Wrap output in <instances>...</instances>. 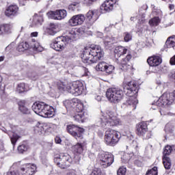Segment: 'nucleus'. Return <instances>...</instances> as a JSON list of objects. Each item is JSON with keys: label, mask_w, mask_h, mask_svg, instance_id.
<instances>
[{"label": "nucleus", "mask_w": 175, "mask_h": 175, "mask_svg": "<svg viewBox=\"0 0 175 175\" xmlns=\"http://www.w3.org/2000/svg\"><path fill=\"white\" fill-rule=\"evenodd\" d=\"M104 54L99 46H87L85 47L81 55V59L84 64L91 65V64H96L99 59L103 58Z\"/></svg>", "instance_id": "f257e3e1"}, {"label": "nucleus", "mask_w": 175, "mask_h": 175, "mask_svg": "<svg viewBox=\"0 0 175 175\" xmlns=\"http://www.w3.org/2000/svg\"><path fill=\"white\" fill-rule=\"evenodd\" d=\"M79 33H80V29H72L67 33L66 36L55 38V41L51 44V47L56 51H62L68 43H70L72 40H75L79 37Z\"/></svg>", "instance_id": "f03ea898"}, {"label": "nucleus", "mask_w": 175, "mask_h": 175, "mask_svg": "<svg viewBox=\"0 0 175 175\" xmlns=\"http://www.w3.org/2000/svg\"><path fill=\"white\" fill-rule=\"evenodd\" d=\"M138 91L139 90L137 89V84L135 83V81L128 82L124 86V94H126L127 96H129V98L126 101V105L132 106L133 110H135L136 105L139 103L137 98L133 96V95H136V94H137Z\"/></svg>", "instance_id": "7ed1b4c3"}, {"label": "nucleus", "mask_w": 175, "mask_h": 175, "mask_svg": "<svg viewBox=\"0 0 175 175\" xmlns=\"http://www.w3.org/2000/svg\"><path fill=\"white\" fill-rule=\"evenodd\" d=\"M36 114L44 117V118H51L55 116L54 108L43 102H36L31 107Z\"/></svg>", "instance_id": "20e7f679"}, {"label": "nucleus", "mask_w": 175, "mask_h": 175, "mask_svg": "<svg viewBox=\"0 0 175 175\" xmlns=\"http://www.w3.org/2000/svg\"><path fill=\"white\" fill-rule=\"evenodd\" d=\"M98 122L102 128L120 125L121 121L114 115V112L108 111L106 113L101 111L98 118Z\"/></svg>", "instance_id": "39448f33"}, {"label": "nucleus", "mask_w": 175, "mask_h": 175, "mask_svg": "<svg viewBox=\"0 0 175 175\" xmlns=\"http://www.w3.org/2000/svg\"><path fill=\"white\" fill-rule=\"evenodd\" d=\"M106 96L111 103H120L124 98V92L116 88H109L107 90Z\"/></svg>", "instance_id": "423d86ee"}, {"label": "nucleus", "mask_w": 175, "mask_h": 175, "mask_svg": "<svg viewBox=\"0 0 175 175\" xmlns=\"http://www.w3.org/2000/svg\"><path fill=\"white\" fill-rule=\"evenodd\" d=\"M175 90L171 93H164L157 102L152 103V105L159 106V107H167L174 102Z\"/></svg>", "instance_id": "0eeeda50"}, {"label": "nucleus", "mask_w": 175, "mask_h": 175, "mask_svg": "<svg viewBox=\"0 0 175 175\" xmlns=\"http://www.w3.org/2000/svg\"><path fill=\"white\" fill-rule=\"evenodd\" d=\"M63 90H66L68 92L72 94L74 96H79V95L83 94V92L84 91V85L81 81H77L72 83L66 85V86L63 88Z\"/></svg>", "instance_id": "6e6552de"}, {"label": "nucleus", "mask_w": 175, "mask_h": 175, "mask_svg": "<svg viewBox=\"0 0 175 175\" xmlns=\"http://www.w3.org/2000/svg\"><path fill=\"white\" fill-rule=\"evenodd\" d=\"M54 162L61 169H66L72 163V157L68 153H62L54 159Z\"/></svg>", "instance_id": "1a4fd4ad"}, {"label": "nucleus", "mask_w": 175, "mask_h": 175, "mask_svg": "<svg viewBox=\"0 0 175 175\" xmlns=\"http://www.w3.org/2000/svg\"><path fill=\"white\" fill-rule=\"evenodd\" d=\"M121 135L115 130H107L105 131V142L108 146H116L120 142Z\"/></svg>", "instance_id": "9d476101"}, {"label": "nucleus", "mask_w": 175, "mask_h": 175, "mask_svg": "<svg viewBox=\"0 0 175 175\" xmlns=\"http://www.w3.org/2000/svg\"><path fill=\"white\" fill-rule=\"evenodd\" d=\"M98 160L100 166L103 167H109L114 162V155L108 152H103L98 154Z\"/></svg>", "instance_id": "9b49d317"}, {"label": "nucleus", "mask_w": 175, "mask_h": 175, "mask_svg": "<svg viewBox=\"0 0 175 175\" xmlns=\"http://www.w3.org/2000/svg\"><path fill=\"white\" fill-rule=\"evenodd\" d=\"M85 129L77 126L75 124H70L67 126V131L71 136L75 137V139H83V133L85 132Z\"/></svg>", "instance_id": "f8f14e48"}, {"label": "nucleus", "mask_w": 175, "mask_h": 175, "mask_svg": "<svg viewBox=\"0 0 175 175\" xmlns=\"http://www.w3.org/2000/svg\"><path fill=\"white\" fill-rule=\"evenodd\" d=\"M137 134L138 136H142L144 139H150L151 132L148 131L147 123L142 122L137 126Z\"/></svg>", "instance_id": "ddd939ff"}, {"label": "nucleus", "mask_w": 175, "mask_h": 175, "mask_svg": "<svg viewBox=\"0 0 175 175\" xmlns=\"http://www.w3.org/2000/svg\"><path fill=\"white\" fill-rule=\"evenodd\" d=\"M46 16L49 18L53 20H64L68 16V12L65 10H58L47 12Z\"/></svg>", "instance_id": "4468645a"}, {"label": "nucleus", "mask_w": 175, "mask_h": 175, "mask_svg": "<svg viewBox=\"0 0 175 175\" xmlns=\"http://www.w3.org/2000/svg\"><path fill=\"white\" fill-rule=\"evenodd\" d=\"M117 3V0H106L100 7L102 13L111 12Z\"/></svg>", "instance_id": "2eb2a0df"}, {"label": "nucleus", "mask_w": 175, "mask_h": 175, "mask_svg": "<svg viewBox=\"0 0 175 175\" xmlns=\"http://www.w3.org/2000/svg\"><path fill=\"white\" fill-rule=\"evenodd\" d=\"M85 20V17L83 14H79L73 16L68 21V23L71 27H76L77 25H81L84 21Z\"/></svg>", "instance_id": "dca6fc26"}, {"label": "nucleus", "mask_w": 175, "mask_h": 175, "mask_svg": "<svg viewBox=\"0 0 175 175\" xmlns=\"http://www.w3.org/2000/svg\"><path fill=\"white\" fill-rule=\"evenodd\" d=\"M21 173L23 175H33L36 171V165L35 164H25L21 168Z\"/></svg>", "instance_id": "f3484780"}, {"label": "nucleus", "mask_w": 175, "mask_h": 175, "mask_svg": "<svg viewBox=\"0 0 175 175\" xmlns=\"http://www.w3.org/2000/svg\"><path fill=\"white\" fill-rule=\"evenodd\" d=\"M5 16L7 17H13L18 14V6L16 5H10L5 12Z\"/></svg>", "instance_id": "a211bd4d"}, {"label": "nucleus", "mask_w": 175, "mask_h": 175, "mask_svg": "<svg viewBox=\"0 0 175 175\" xmlns=\"http://www.w3.org/2000/svg\"><path fill=\"white\" fill-rule=\"evenodd\" d=\"M1 130L3 131V132H5V133H8V135L10 137L12 144L13 146H15L16 143H17V140H18V139H20V136L18 135H17L16 133H14V131H8V130H6V129H5L3 127Z\"/></svg>", "instance_id": "6ab92c4d"}, {"label": "nucleus", "mask_w": 175, "mask_h": 175, "mask_svg": "<svg viewBox=\"0 0 175 175\" xmlns=\"http://www.w3.org/2000/svg\"><path fill=\"white\" fill-rule=\"evenodd\" d=\"M131 58L132 55L129 54L127 55L125 58H123L120 63V69L124 70V72H126V70L131 69V66L128 65L127 64L129 62V61H131Z\"/></svg>", "instance_id": "aec40b11"}, {"label": "nucleus", "mask_w": 175, "mask_h": 175, "mask_svg": "<svg viewBox=\"0 0 175 175\" xmlns=\"http://www.w3.org/2000/svg\"><path fill=\"white\" fill-rule=\"evenodd\" d=\"M147 62L150 66H158L162 64V57L159 56L150 57L147 59Z\"/></svg>", "instance_id": "412c9836"}, {"label": "nucleus", "mask_w": 175, "mask_h": 175, "mask_svg": "<svg viewBox=\"0 0 175 175\" xmlns=\"http://www.w3.org/2000/svg\"><path fill=\"white\" fill-rule=\"evenodd\" d=\"M78 102H80L79 99L72 98L71 100H66L65 101H64V105L67 109H75Z\"/></svg>", "instance_id": "4be33fe9"}, {"label": "nucleus", "mask_w": 175, "mask_h": 175, "mask_svg": "<svg viewBox=\"0 0 175 175\" xmlns=\"http://www.w3.org/2000/svg\"><path fill=\"white\" fill-rule=\"evenodd\" d=\"M13 26L10 24H3L0 25V35L3 33H12V29Z\"/></svg>", "instance_id": "5701e85b"}, {"label": "nucleus", "mask_w": 175, "mask_h": 175, "mask_svg": "<svg viewBox=\"0 0 175 175\" xmlns=\"http://www.w3.org/2000/svg\"><path fill=\"white\" fill-rule=\"evenodd\" d=\"M126 51H128V49H125L124 46H116L114 50L115 57H121V55L126 54Z\"/></svg>", "instance_id": "b1692460"}, {"label": "nucleus", "mask_w": 175, "mask_h": 175, "mask_svg": "<svg viewBox=\"0 0 175 175\" xmlns=\"http://www.w3.org/2000/svg\"><path fill=\"white\" fill-rule=\"evenodd\" d=\"M30 49H33L34 51H42L43 50L40 44L34 40H32L31 42H30Z\"/></svg>", "instance_id": "393cba45"}, {"label": "nucleus", "mask_w": 175, "mask_h": 175, "mask_svg": "<svg viewBox=\"0 0 175 175\" xmlns=\"http://www.w3.org/2000/svg\"><path fill=\"white\" fill-rule=\"evenodd\" d=\"M47 32L49 35H51L52 36L55 35V33L58 32V26L55 24L51 23L49 25V27L48 28Z\"/></svg>", "instance_id": "a878e982"}, {"label": "nucleus", "mask_w": 175, "mask_h": 175, "mask_svg": "<svg viewBox=\"0 0 175 175\" xmlns=\"http://www.w3.org/2000/svg\"><path fill=\"white\" fill-rule=\"evenodd\" d=\"M165 46L167 49L175 47V36H170L165 42Z\"/></svg>", "instance_id": "bb28decb"}, {"label": "nucleus", "mask_w": 175, "mask_h": 175, "mask_svg": "<svg viewBox=\"0 0 175 175\" xmlns=\"http://www.w3.org/2000/svg\"><path fill=\"white\" fill-rule=\"evenodd\" d=\"M74 152L77 154H83V151H84V144L78 143L75 146H73Z\"/></svg>", "instance_id": "cd10ccee"}, {"label": "nucleus", "mask_w": 175, "mask_h": 175, "mask_svg": "<svg viewBox=\"0 0 175 175\" xmlns=\"http://www.w3.org/2000/svg\"><path fill=\"white\" fill-rule=\"evenodd\" d=\"M163 163L164 165L165 169L167 170H170L172 167V160L168 157H163Z\"/></svg>", "instance_id": "c85d7f7f"}, {"label": "nucleus", "mask_w": 175, "mask_h": 175, "mask_svg": "<svg viewBox=\"0 0 175 175\" xmlns=\"http://www.w3.org/2000/svg\"><path fill=\"white\" fill-rule=\"evenodd\" d=\"M46 129H44L43 124L38 123L34 127V131L36 133H38V135H42L44 133Z\"/></svg>", "instance_id": "c756f323"}, {"label": "nucleus", "mask_w": 175, "mask_h": 175, "mask_svg": "<svg viewBox=\"0 0 175 175\" xmlns=\"http://www.w3.org/2000/svg\"><path fill=\"white\" fill-rule=\"evenodd\" d=\"M19 110L23 114H28V108L25 107V100H21L18 103Z\"/></svg>", "instance_id": "7c9ffc66"}, {"label": "nucleus", "mask_w": 175, "mask_h": 175, "mask_svg": "<svg viewBox=\"0 0 175 175\" xmlns=\"http://www.w3.org/2000/svg\"><path fill=\"white\" fill-rule=\"evenodd\" d=\"M86 17L89 21L92 20V23H95L98 20V16L94 11H89L86 14Z\"/></svg>", "instance_id": "2f4dec72"}, {"label": "nucleus", "mask_w": 175, "mask_h": 175, "mask_svg": "<svg viewBox=\"0 0 175 175\" xmlns=\"http://www.w3.org/2000/svg\"><path fill=\"white\" fill-rule=\"evenodd\" d=\"M159 23H161L159 16H154L149 21V24L151 27H157V25H159Z\"/></svg>", "instance_id": "473e14b6"}, {"label": "nucleus", "mask_w": 175, "mask_h": 175, "mask_svg": "<svg viewBox=\"0 0 175 175\" xmlns=\"http://www.w3.org/2000/svg\"><path fill=\"white\" fill-rule=\"evenodd\" d=\"M107 64H108L105 62H100L96 66V70H99L100 72H105Z\"/></svg>", "instance_id": "72a5a7b5"}, {"label": "nucleus", "mask_w": 175, "mask_h": 175, "mask_svg": "<svg viewBox=\"0 0 175 175\" xmlns=\"http://www.w3.org/2000/svg\"><path fill=\"white\" fill-rule=\"evenodd\" d=\"M42 25V18L40 16H35L33 18L32 25Z\"/></svg>", "instance_id": "f704fd0d"}, {"label": "nucleus", "mask_w": 175, "mask_h": 175, "mask_svg": "<svg viewBox=\"0 0 175 175\" xmlns=\"http://www.w3.org/2000/svg\"><path fill=\"white\" fill-rule=\"evenodd\" d=\"M72 118L73 120H75V121H77L78 122H82L83 120H84V113L78 112V113L75 114Z\"/></svg>", "instance_id": "c9c22d12"}, {"label": "nucleus", "mask_w": 175, "mask_h": 175, "mask_svg": "<svg viewBox=\"0 0 175 175\" xmlns=\"http://www.w3.org/2000/svg\"><path fill=\"white\" fill-rule=\"evenodd\" d=\"M18 151L20 154H24V152H26V151H28V145L23 144L18 146Z\"/></svg>", "instance_id": "e433bc0d"}, {"label": "nucleus", "mask_w": 175, "mask_h": 175, "mask_svg": "<svg viewBox=\"0 0 175 175\" xmlns=\"http://www.w3.org/2000/svg\"><path fill=\"white\" fill-rule=\"evenodd\" d=\"M172 151H173V148L170 146H166L163 150V157H167V155H170L172 154Z\"/></svg>", "instance_id": "4c0bfd02"}, {"label": "nucleus", "mask_w": 175, "mask_h": 175, "mask_svg": "<svg viewBox=\"0 0 175 175\" xmlns=\"http://www.w3.org/2000/svg\"><path fill=\"white\" fill-rule=\"evenodd\" d=\"M74 109H75L77 113H83V110H84V105H83V103L78 102L77 105H75V107Z\"/></svg>", "instance_id": "58836bf2"}, {"label": "nucleus", "mask_w": 175, "mask_h": 175, "mask_svg": "<svg viewBox=\"0 0 175 175\" xmlns=\"http://www.w3.org/2000/svg\"><path fill=\"white\" fill-rule=\"evenodd\" d=\"M16 91L19 94H23V92H25V91H27V89L25 88V83H19L18 85Z\"/></svg>", "instance_id": "ea45409f"}, {"label": "nucleus", "mask_w": 175, "mask_h": 175, "mask_svg": "<svg viewBox=\"0 0 175 175\" xmlns=\"http://www.w3.org/2000/svg\"><path fill=\"white\" fill-rule=\"evenodd\" d=\"M165 131L166 133H173L174 132V126L168 123L165 125Z\"/></svg>", "instance_id": "a19ab883"}, {"label": "nucleus", "mask_w": 175, "mask_h": 175, "mask_svg": "<svg viewBox=\"0 0 175 175\" xmlns=\"http://www.w3.org/2000/svg\"><path fill=\"white\" fill-rule=\"evenodd\" d=\"M124 41L126 42H131L132 40V33L124 32L123 33Z\"/></svg>", "instance_id": "79ce46f5"}, {"label": "nucleus", "mask_w": 175, "mask_h": 175, "mask_svg": "<svg viewBox=\"0 0 175 175\" xmlns=\"http://www.w3.org/2000/svg\"><path fill=\"white\" fill-rule=\"evenodd\" d=\"M152 8H153L152 13L154 16H158L157 17L162 16V11L161 10L156 8L155 5H152Z\"/></svg>", "instance_id": "37998d69"}, {"label": "nucleus", "mask_w": 175, "mask_h": 175, "mask_svg": "<svg viewBox=\"0 0 175 175\" xmlns=\"http://www.w3.org/2000/svg\"><path fill=\"white\" fill-rule=\"evenodd\" d=\"M113 70H114V66L109 65V64L105 67V70L104 72H106V73H108V75H110L111 73H113Z\"/></svg>", "instance_id": "c03bdc74"}, {"label": "nucleus", "mask_w": 175, "mask_h": 175, "mask_svg": "<svg viewBox=\"0 0 175 175\" xmlns=\"http://www.w3.org/2000/svg\"><path fill=\"white\" fill-rule=\"evenodd\" d=\"M146 175H158V168L157 167H154L152 169L149 170L146 172Z\"/></svg>", "instance_id": "a18cd8bd"}, {"label": "nucleus", "mask_w": 175, "mask_h": 175, "mask_svg": "<svg viewBox=\"0 0 175 175\" xmlns=\"http://www.w3.org/2000/svg\"><path fill=\"white\" fill-rule=\"evenodd\" d=\"M118 175H126V168L124 167H120L117 171Z\"/></svg>", "instance_id": "49530a36"}, {"label": "nucleus", "mask_w": 175, "mask_h": 175, "mask_svg": "<svg viewBox=\"0 0 175 175\" xmlns=\"http://www.w3.org/2000/svg\"><path fill=\"white\" fill-rule=\"evenodd\" d=\"M90 175H102V171L99 168H96Z\"/></svg>", "instance_id": "de8ad7c7"}, {"label": "nucleus", "mask_w": 175, "mask_h": 175, "mask_svg": "<svg viewBox=\"0 0 175 175\" xmlns=\"http://www.w3.org/2000/svg\"><path fill=\"white\" fill-rule=\"evenodd\" d=\"M113 43V39L110 38V37H106L104 40V44L105 46H109V44H111Z\"/></svg>", "instance_id": "09e8293b"}, {"label": "nucleus", "mask_w": 175, "mask_h": 175, "mask_svg": "<svg viewBox=\"0 0 175 175\" xmlns=\"http://www.w3.org/2000/svg\"><path fill=\"white\" fill-rule=\"evenodd\" d=\"M21 44H22V47L23 49V51H25V50H28V49L31 48L30 44H28V42H21Z\"/></svg>", "instance_id": "8fccbe9b"}, {"label": "nucleus", "mask_w": 175, "mask_h": 175, "mask_svg": "<svg viewBox=\"0 0 175 175\" xmlns=\"http://www.w3.org/2000/svg\"><path fill=\"white\" fill-rule=\"evenodd\" d=\"M77 8V3H72L68 5L69 10H75Z\"/></svg>", "instance_id": "3c124183"}, {"label": "nucleus", "mask_w": 175, "mask_h": 175, "mask_svg": "<svg viewBox=\"0 0 175 175\" xmlns=\"http://www.w3.org/2000/svg\"><path fill=\"white\" fill-rule=\"evenodd\" d=\"M95 1L96 0H83V3L88 6H90V5H92Z\"/></svg>", "instance_id": "603ef678"}, {"label": "nucleus", "mask_w": 175, "mask_h": 175, "mask_svg": "<svg viewBox=\"0 0 175 175\" xmlns=\"http://www.w3.org/2000/svg\"><path fill=\"white\" fill-rule=\"evenodd\" d=\"M16 50L19 51V53H23L24 51V49L23 48V45L21 43L18 45V47L16 48Z\"/></svg>", "instance_id": "864d4df0"}, {"label": "nucleus", "mask_w": 175, "mask_h": 175, "mask_svg": "<svg viewBox=\"0 0 175 175\" xmlns=\"http://www.w3.org/2000/svg\"><path fill=\"white\" fill-rule=\"evenodd\" d=\"M6 175H20V172L18 171L8 172Z\"/></svg>", "instance_id": "5fc2aeb1"}, {"label": "nucleus", "mask_w": 175, "mask_h": 175, "mask_svg": "<svg viewBox=\"0 0 175 175\" xmlns=\"http://www.w3.org/2000/svg\"><path fill=\"white\" fill-rule=\"evenodd\" d=\"M55 142L57 144H61V142H62V140L59 137H55Z\"/></svg>", "instance_id": "6e6d98bb"}, {"label": "nucleus", "mask_w": 175, "mask_h": 175, "mask_svg": "<svg viewBox=\"0 0 175 175\" xmlns=\"http://www.w3.org/2000/svg\"><path fill=\"white\" fill-rule=\"evenodd\" d=\"M171 65H175V55H174L170 61Z\"/></svg>", "instance_id": "4d7b16f0"}, {"label": "nucleus", "mask_w": 175, "mask_h": 175, "mask_svg": "<svg viewBox=\"0 0 175 175\" xmlns=\"http://www.w3.org/2000/svg\"><path fill=\"white\" fill-rule=\"evenodd\" d=\"M5 150V146L3 142H0V151H3Z\"/></svg>", "instance_id": "13d9d810"}, {"label": "nucleus", "mask_w": 175, "mask_h": 175, "mask_svg": "<svg viewBox=\"0 0 175 175\" xmlns=\"http://www.w3.org/2000/svg\"><path fill=\"white\" fill-rule=\"evenodd\" d=\"M75 163H79V162H80V157L79 156H75Z\"/></svg>", "instance_id": "bf43d9fd"}, {"label": "nucleus", "mask_w": 175, "mask_h": 175, "mask_svg": "<svg viewBox=\"0 0 175 175\" xmlns=\"http://www.w3.org/2000/svg\"><path fill=\"white\" fill-rule=\"evenodd\" d=\"M31 38H36V36H38V32L37 31L32 32L31 33Z\"/></svg>", "instance_id": "052dcab7"}, {"label": "nucleus", "mask_w": 175, "mask_h": 175, "mask_svg": "<svg viewBox=\"0 0 175 175\" xmlns=\"http://www.w3.org/2000/svg\"><path fill=\"white\" fill-rule=\"evenodd\" d=\"M96 99L98 102H100L102 100V97L100 96H96Z\"/></svg>", "instance_id": "680f3d73"}, {"label": "nucleus", "mask_w": 175, "mask_h": 175, "mask_svg": "<svg viewBox=\"0 0 175 175\" xmlns=\"http://www.w3.org/2000/svg\"><path fill=\"white\" fill-rule=\"evenodd\" d=\"M169 8L170 9V10H172V9H174V5L170 4V5H169Z\"/></svg>", "instance_id": "e2e57ef3"}, {"label": "nucleus", "mask_w": 175, "mask_h": 175, "mask_svg": "<svg viewBox=\"0 0 175 175\" xmlns=\"http://www.w3.org/2000/svg\"><path fill=\"white\" fill-rule=\"evenodd\" d=\"M4 59H5V56L0 57V62H2V61H4Z\"/></svg>", "instance_id": "0e129e2a"}, {"label": "nucleus", "mask_w": 175, "mask_h": 175, "mask_svg": "<svg viewBox=\"0 0 175 175\" xmlns=\"http://www.w3.org/2000/svg\"><path fill=\"white\" fill-rule=\"evenodd\" d=\"M89 157H90V158L94 159V158H95V154H89Z\"/></svg>", "instance_id": "69168bd1"}, {"label": "nucleus", "mask_w": 175, "mask_h": 175, "mask_svg": "<svg viewBox=\"0 0 175 175\" xmlns=\"http://www.w3.org/2000/svg\"><path fill=\"white\" fill-rule=\"evenodd\" d=\"M83 70H85V73L87 75V72H88V70L86 68H83Z\"/></svg>", "instance_id": "338daca9"}, {"label": "nucleus", "mask_w": 175, "mask_h": 175, "mask_svg": "<svg viewBox=\"0 0 175 175\" xmlns=\"http://www.w3.org/2000/svg\"><path fill=\"white\" fill-rule=\"evenodd\" d=\"M68 175H75V174L72 173V172H70L68 174Z\"/></svg>", "instance_id": "774afa93"}]
</instances>
